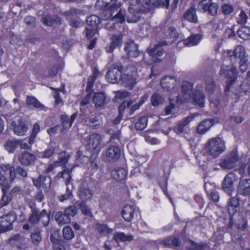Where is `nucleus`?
Segmentation results:
<instances>
[{
    "label": "nucleus",
    "instance_id": "nucleus-26",
    "mask_svg": "<svg viewBox=\"0 0 250 250\" xmlns=\"http://www.w3.org/2000/svg\"><path fill=\"white\" fill-rule=\"evenodd\" d=\"M122 41V36L119 35H114L111 38V42L110 44L105 47L107 52L111 53L114 49L119 46Z\"/></svg>",
    "mask_w": 250,
    "mask_h": 250
},
{
    "label": "nucleus",
    "instance_id": "nucleus-28",
    "mask_svg": "<svg viewBox=\"0 0 250 250\" xmlns=\"http://www.w3.org/2000/svg\"><path fill=\"white\" fill-rule=\"evenodd\" d=\"M184 245L187 250H205L208 248V245L205 243L196 244L191 241H186Z\"/></svg>",
    "mask_w": 250,
    "mask_h": 250
},
{
    "label": "nucleus",
    "instance_id": "nucleus-54",
    "mask_svg": "<svg viewBox=\"0 0 250 250\" xmlns=\"http://www.w3.org/2000/svg\"><path fill=\"white\" fill-rule=\"evenodd\" d=\"M55 150L53 147L48 148L44 151L40 152V156L42 158H49L54 154Z\"/></svg>",
    "mask_w": 250,
    "mask_h": 250
},
{
    "label": "nucleus",
    "instance_id": "nucleus-58",
    "mask_svg": "<svg viewBox=\"0 0 250 250\" xmlns=\"http://www.w3.org/2000/svg\"><path fill=\"white\" fill-rule=\"evenodd\" d=\"M222 11L225 15H228L231 13L233 10V8L230 4H226L222 6Z\"/></svg>",
    "mask_w": 250,
    "mask_h": 250
},
{
    "label": "nucleus",
    "instance_id": "nucleus-16",
    "mask_svg": "<svg viewBox=\"0 0 250 250\" xmlns=\"http://www.w3.org/2000/svg\"><path fill=\"white\" fill-rule=\"evenodd\" d=\"M124 50L129 58H136L140 53L137 44L133 41L125 43Z\"/></svg>",
    "mask_w": 250,
    "mask_h": 250
},
{
    "label": "nucleus",
    "instance_id": "nucleus-23",
    "mask_svg": "<svg viewBox=\"0 0 250 250\" xmlns=\"http://www.w3.org/2000/svg\"><path fill=\"white\" fill-rule=\"evenodd\" d=\"M18 159L22 165L27 166L33 162L36 158L33 154L23 151L19 155Z\"/></svg>",
    "mask_w": 250,
    "mask_h": 250
},
{
    "label": "nucleus",
    "instance_id": "nucleus-20",
    "mask_svg": "<svg viewBox=\"0 0 250 250\" xmlns=\"http://www.w3.org/2000/svg\"><path fill=\"white\" fill-rule=\"evenodd\" d=\"M106 98L103 92L95 93L93 96L92 101L96 107H100L107 104Z\"/></svg>",
    "mask_w": 250,
    "mask_h": 250
},
{
    "label": "nucleus",
    "instance_id": "nucleus-36",
    "mask_svg": "<svg viewBox=\"0 0 250 250\" xmlns=\"http://www.w3.org/2000/svg\"><path fill=\"white\" fill-rule=\"evenodd\" d=\"M184 17L190 22L196 23L198 21V18L196 14V12L193 8H190L187 10L185 13Z\"/></svg>",
    "mask_w": 250,
    "mask_h": 250
},
{
    "label": "nucleus",
    "instance_id": "nucleus-22",
    "mask_svg": "<svg viewBox=\"0 0 250 250\" xmlns=\"http://www.w3.org/2000/svg\"><path fill=\"white\" fill-rule=\"evenodd\" d=\"M134 212L135 209L133 206L127 205L123 207L122 210V215L126 221L130 222L133 218Z\"/></svg>",
    "mask_w": 250,
    "mask_h": 250
},
{
    "label": "nucleus",
    "instance_id": "nucleus-10",
    "mask_svg": "<svg viewBox=\"0 0 250 250\" xmlns=\"http://www.w3.org/2000/svg\"><path fill=\"white\" fill-rule=\"evenodd\" d=\"M16 217L14 212L0 217V228L3 231L12 229V223L16 220Z\"/></svg>",
    "mask_w": 250,
    "mask_h": 250
},
{
    "label": "nucleus",
    "instance_id": "nucleus-50",
    "mask_svg": "<svg viewBox=\"0 0 250 250\" xmlns=\"http://www.w3.org/2000/svg\"><path fill=\"white\" fill-rule=\"evenodd\" d=\"M40 220L39 214L38 211L36 209H34L32 211V213L30 215L28 219L29 222L32 224H36Z\"/></svg>",
    "mask_w": 250,
    "mask_h": 250
},
{
    "label": "nucleus",
    "instance_id": "nucleus-63",
    "mask_svg": "<svg viewBox=\"0 0 250 250\" xmlns=\"http://www.w3.org/2000/svg\"><path fill=\"white\" fill-rule=\"evenodd\" d=\"M130 95L129 92L125 91H119L117 92L116 96L119 98H125Z\"/></svg>",
    "mask_w": 250,
    "mask_h": 250
},
{
    "label": "nucleus",
    "instance_id": "nucleus-44",
    "mask_svg": "<svg viewBox=\"0 0 250 250\" xmlns=\"http://www.w3.org/2000/svg\"><path fill=\"white\" fill-rule=\"evenodd\" d=\"M1 190L3 193L2 196L1 197L0 204L2 206H4L8 204L10 201H11V195L10 194H8L7 193V190L8 189H4L3 188H1Z\"/></svg>",
    "mask_w": 250,
    "mask_h": 250
},
{
    "label": "nucleus",
    "instance_id": "nucleus-3",
    "mask_svg": "<svg viewBox=\"0 0 250 250\" xmlns=\"http://www.w3.org/2000/svg\"><path fill=\"white\" fill-rule=\"evenodd\" d=\"M226 149L225 142L220 137L209 139L205 145L204 150L207 155L216 158Z\"/></svg>",
    "mask_w": 250,
    "mask_h": 250
},
{
    "label": "nucleus",
    "instance_id": "nucleus-35",
    "mask_svg": "<svg viewBox=\"0 0 250 250\" xmlns=\"http://www.w3.org/2000/svg\"><path fill=\"white\" fill-rule=\"evenodd\" d=\"M201 36L199 34L191 35L184 41V44L187 46L197 45L201 40Z\"/></svg>",
    "mask_w": 250,
    "mask_h": 250
},
{
    "label": "nucleus",
    "instance_id": "nucleus-42",
    "mask_svg": "<svg viewBox=\"0 0 250 250\" xmlns=\"http://www.w3.org/2000/svg\"><path fill=\"white\" fill-rule=\"evenodd\" d=\"M215 85L211 77H207L205 79V88L208 92H212L215 89Z\"/></svg>",
    "mask_w": 250,
    "mask_h": 250
},
{
    "label": "nucleus",
    "instance_id": "nucleus-38",
    "mask_svg": "<svg viewBox=\"0 0 250 250\" xmlns=\"http://www.w3.org/2000/svg\"><path fill=\"white\" fill-rule=\"evenodd\" d=\"M18 146V140H9L4 144L5 149L10 153H13Z\"/></svg>",
    "mask_w": 250,
    "mask_h": 250
},
{
    "label": "nucleus",
    "instance_id": "nucleus-5",
    "mask_svg": "<svg viewBox=\"0 0 250 250\" xmlns=\"http://www.w3.org/2000/svg\"><path fill=\"white\" fill-rule=\"evenodd\" d=\"M123 66L121 64H114L108 69L105 77L107 81L112 83L118 82L122 79Z\"/></svg>",
    "mask_w": 250,
    "mask_h": 250
},
{
    "label": "nucleus",
    "instance_id": "nucleus-55",
    "mask_svg": "<svg viewBox=\"0 0 250 250\" xmlns=\"http://www.w3.org/2000/svg\"><path fill=\"white\" fill-rule=\"evenodd\" d=\"M72 196V189H70L69 187H67L66 188V193L64 194H62L59 197V200L61 202H63L64 201L69 199Z\"/></svg>",
    "mask_w": 250,
    "mask_h": 250
},
{
    "label": "nucleus",
    "instance_id": "nucleus-4",
    "mask_svg": "<svg viewBox=\"0 0 250 250\" xmlns=\"http://www.w3.org/2000/svg\"><path fill=\"white\" fill-rule=\"evenodd\" d=\"M76 160L77 163L84 164L88 162L89 158L88 157L83 155L82 152L79 150L76 154ZM78 165V164L75 165L70 170L64 166L63 170L58 173L56 178L58 179L62 178H64L65 177L64 175H66L65 184L66 186H68L71 178L70 174L73 168Z\"/></svg>",
    "mask_w": 250,
    "mask_h": 250
},
{
    "label": "nucleus",
    "instance_id": "nucleus-52",
    "mask_svg": "<svg viewBox=\"0 0 250 250\" xmlns=\"http://www.w3.org/2000/svg\"><path fill=\"white\" fill-rule=\"evenodd\" d=\"M63 236L67 240H70L74 237V233L71 228L65 227L62 230Z\"/></svg>",
    "mask_w": 250,
    "mask_h": 250
},
{
    "label": "nucleus",
    "instance_id": "nucleus-46",
    "mask_svg": "<svg viewBox=\"0 0 250 250\" xmlns=\"http://www.w3.org/2000/svg\"><path fill=\"white\" fill-rule=\"evenodd\" d=\"M40 220L42 221L44 226H47L50 221V216L45 209H42L39 214Z\"/></svg>",
    "mask_w": 250,
    "mask_h": 250
},
{
    "label": "nucleus",
    "instance_id": "nucleus-1",
    "mask_svg": "<svg viewBox=\"0 0 250 250\" xmlns=\"http://www.w3.org/2000/svg\"><path fill=\"white\" fill-rule=\"evenodd\" d=\"M205 96L202 91L197 90L193 92V85L188 82H183L182 85V92L177 96L176 102L181 104L185 102L192 103L203 107L204 105Z\"/></svg>",
    "mask_w": 250,
    "mask_h": 250
},
{
    "label": "nucleus",
    "instance_id": "nucleus-2",
    "mask_svg": "<svg viewBox=\"0 0 250 250\" xmlns=\"http://www.w3.org/2000/svg\"><path fill=\"white\" fill-rule=\"evenodd\" d=\"M142 66L140 63H132L127 65L122 80L126 86L132 88L137 81L141 79Z\"/></svg>",
    "mask_w": 250,
    "mask_h": 250
},
{
    "label": "nucleus",
    "instance_id": "nucleus-14",
    "mask_svg": "<svg viewBox=\"0 0 250 250\" xmlns=\"http://www.w3.org/2000/svg\"><path fill=\"white\" fill-rule=\"evenodd\" d=\"M164 50L161 45L157 44L154 46L152 48L148 51V54L151 57V61L149 62L150 64L156 63L159 61V57L163 55Z\"/></svg>",
    "mask_w": 250,
    "mask_h": 250
},
{
    "label": "nucleus",
    "instance_id": "nucleus-43",
    "mask_svg": "<svg viewBox=\"0 0 250 250\" xmlns=\"http://www.w3.org/2000/svg\"><path fill=\"white\" fill-rule=\"evenodd\" d=\"M147 122V118L146 116H142L135 124V127L137 130H143L146 126Z\"/></svg>",
    "mask_w": 250,
    "mask_h": 250
},
{
    "label": "nucleus",
    "instance_id": "nucleus-29",
    "mask_svg": "<svg viewBox=\"0 0 250 250\" xmlns=\"http://www.w3.org/2000/svg\"><path fill=\"white\" fill-rule=\"evenodd\" d=\"M212 125V121L209 119L204 120L198 125L197 131L199 134H203L207 132Z\"/></svg>",
    "mask_w": 250,
    "mask_h": 250
},
{
    "label": "nucleus",
    "instance_id": "nucleus-27",
    "mask_svg": "<svg viewBox=\"0 0 250 250\" xmlns=\"http://www.w3.org/2000/svg\"><path fill=\"white\" fill-rule=\"evenodd\" d=\"M78 196L83 201H86L91 200L93 193L89 188L81 186L79 189Z\"/></svg>",
    "mask_w": 250,
    "mask_h": 250
},
{
    "label": "nucleus",
    "instance_id": "nucleus-37",
    "mask_svg": "<svg viewBox=\"0 0 250 250\" xmlns=\"http://www.w3.org/2000/svg\"><path fill=\"white\" fill-rule=\"evenodd\" d=\"M113 238L116 241H130L133 239L132 235H125L123 232H115L113 235Z\"/></svg>",
    "mask_w": 250,
    "mask_h": 250
},
{
    "label": "nucleus",
    "instance_id": "nucleus-25",
    "mask_svg": "<svg viewBox=\"0 0 250 250\" xmlns=\"http://www.w3.org/2000/svg\"><path fill=\"white\" fill-rule=\"evenodd\" d=\"M43 23L49 26H57L61 24V21L60 19L56 16H51L50 15H45L42 18Z\"/></svg>",
    "mask_w": 250,
    "mask_h": 250
},
{
    "label": "nucleus",
    "instance_id": "nucleus-30",
    "mask_svg": "<svg viewBox=\"0 0 250 250\" xmlns=\"http://www.w3.org/2000/svg\"><path fill=\"white\" fill-rule=\"evenodd\" d=\"M26 102L28 106H33L40 110H46V107L34 97L27 96Z\"/></svg>",
    "mask_w": 250,
    "mask_h": 250
},
{
    "label": "nucleus",
    "instance_id": "nucleus-21",
    "mask_svg": "<svg viewBox=\"0 0 250 250\" xmlns=\"http://www.w3.org/2000/svg\"><path fill=\"white\" fill-rule=\"evenodd\" d=\"M132 101H129L127 102L125 101L122 104L119 106V110L120 112V114L119 116L113 121V124L117 125L119 124L122 118V115H121V110H124L125 108L127 107H131V109L132 110H136L139 108V107L141 105V104H140L139 105L136 104L134 105L133 106L132 105V104H133Z\"/></svg>",
    "mask_w": 250,
    "mask_h": 250
},
{
    "label": "nucleus",
    "instance_id": "nucleus-8",
    "mask_svg": "<svg viewBox=\"0 0 250 250\" xmlns=\"http://www.w3.org/2000/svg\"><path fill=\"white\" fill-rule=\"evenodd\" d=\"M101 142V137L99 134H92L89 136L87 139L86 148L89 151H94L95 153H97L100 151Z\"/></svg>",
    "mask_w": 250,
    "mask_h": 250
},
{
    "label": "nucleus",
    "instance_id": "nucleus-33",
    "mask_svg": "<svg viewBox=\"0 0 250 250\" xmlns=\"http://www.w3.org/2000/svg\"><path fill=\"white\" fill-rule=\"evenodd\" d=\"M55 220L60 225H64L70 222V218L68 216L62 211H58L55 215Z\"/></svg>",
    "mask_w": 250,
    "mask_h": 250
},
{
    "label": "nucleus",
    "instance_id": "nucleus-40",
    "mask_svg": "<svg viewBox=\"0 0 250 250\" xmlns=\"http://www.w3.org/2000/svg\"><path fill=\"white\" fill-rule=\"evenodd\" d=\"M86 22L90 27H96L100 22V18L95 15H91L86 19Z\"/></svg>",
    "mask_w": 250,
    "mask_h": 250
},
{
    "label": "nucleus",
    "instance_id": "nucleus-62",
    "mask_svg": "<svg viewBox=\"0 0 250 250\" xmlns=\"http://www.w3.org/2000/svg\"><path fill=\"white\" fill-rule=\"evenodd\" d=\"M59 236L58 233L54 232L51 234L50 237V241L55 245L59 243Z\"/></svg>",
    "mask_w": 250,
    "mask_h": 250
},
{
    "label": "nucleus",
    "instance_id": "nucleus-9",
    "mask_svg": "<svg viewBox=\"0 0 250 250\" xmlns=\"http://www.w3.org/2000/svg\"><path fill=\"white\" fill-rule=\"evenodd\" d=\"M198 8L200 10L214 16L217 13L218 6L212 0H202L199 2Z\"/></svg>",
    "mask_w": 250,
    "mask_h": 250
},
{
    "label": "nucleus",
    "instance_id": "nucleus-47",
    "mask_svg": "<svg viewBox=\"0 0 250 250\" xmlns=\"http://www.w3.org/2000/svg\"><path fill=\"white\" fill-rule=\"evenodd\" d=\"M164 101V98L157 93L153 94L151 97V104L153 106H158L162 104Z\"/></svg>",
    "mask_w": 250,
    "mask_h": 250
},
{
    "label": "nucleus",
    "instance_id": "nucleus-17",
    "mask_svg": "<svg viewBox=\"0 0 250 250\" xmlns=\"http://www.w3.org/2000/svg\"><path fill=\"white\" fill-rule=\"evenodd\" d=\"M160 84L163 89L170 91V90L176 88L177 82L174 77L166 76L162 79Z\"/></svg>",
    "mask_w": 250,
    "mask_h": 250
},
{
    "label": "nucleus",
    "instance_id": "nucleus-18",
    "mask_svg": "<svg viewBox=\"0 0 250 250\" xmlns=\"http://www.w3.org/2000/svg\"><path fill=\"white\" fill-rule=\"evenodd\" d=\"M127 172L123 167H116L112 169L110 173L111 178L116 181H122L126 178Z\"/></svg>",
    "mask_w": 250,
    "mask_h": 250
},
{
    "label": "nucleus",
    "instance_id": "nucleus-11",
    "mask_svg": "<svg viewBox=\"0 0 250 250\" xmlns=\"http://www.w3.org/2000/svg\"><path fill=\"white\" fill-rule=\"evenodd\" d=\"M121 156L120 149L116 146H111L105 151V160L108 162L117 161Z\"/></svg>",
    "mask_w": 250,
    "mask_h": 250
},
{
    "label": "nucleus",
    "instance_id": "nucleus-59",
    "mask_svg": "<svg viewBox=\"0 0 250 250\" xmlns=\"http://www.w3.org/2000/svg\"><path fill=\"white\" fill-rule=\"evenodd\" d=\"M239 68L242 72H246L248 68V59L247 58L240 60Z\"/></svg>",
    "mask_w": 250,
    "mask_h": 250
},
{
    "label": "nucleus",
    "instance_id": "nucleus-53",
    "mask_svg": "<svg viewBox=\"0 0 250 250\" xmlns=\"http://www.w3.org/2000/svg\"><path fill=\"white\" fill-rule=\"evenodd\" d=\"M79 208L82 212L85 215L91 216L92 214L90 211L89 208L85 204L84 202H82L79 205Z\"/></svg>",
    "mask_w": 250,
    "mask_h": 250
},
{
    "label": "nucleus",
    "instance_id": "nucleus-64",
    "mask_svg": "<svg viewBox=\"0 0 250 250\" xmlns=\"http://www.w3.org/2000/svg\"><path fill=\"white\" fill-rule=\"evenodd\" d=\"M230 120L232 122H235L238 124L242 123L244 120L243 118L241 116L237 115L231 116Z\"/></svg>",
    "mask_w": 250,
    "mask_h": 250
},
{
    "label": "nucleus",
    "instance_id": "nucleus-19",
    "mask_svg": "<svg viewBox=\"0 0 250 250\" xmlns=\"http://www.w3.org/2000/svg\"><path fill=\"white\" fill-rule=\"evenodd\" d=\"M12 125L14 127V131L16 134L19 136L24 135L28 130L27 126L25 125L24 122L20 119H19L17 122H12Z\"/></svg>",
    "mask_w": 250,
    "mask_h": 250
},
{
    "label": "nucleus",
    "instance_id": "nucleus-13",
    "mask_svg": "<svg viewBox=\"0 0 250 250\" xmlns=\"http://www.w3.org/2000/svg\"><path fill=\"white\" fill-rule=\"evenodd\" d=\"M235 180V175L232 173L228 174L224 178L222 184V189L230 195L234 189V181Z\"/></svg>",
    "mask_w": 250,
    "mask_h": 250
},
{
    "label": "nucleus",
    "instance_id": "nucleus-56",
    "mask_svg": "<svg viewBox=\"0 0 250 250\" xmlns=\"http://www.w3.org/2000/svg\"><path fill=\"white\" fill-rule=\"evenodd\" d=\"M125 18V15L120 10L117 14L112 18L111 20L113 21H116L117 22L122 23L124 22Z\"/></svg>",
    "mask_w": 250,
    "mask_h": 250
},
{
    "label": "nucleus",
    "instance_id": "nucleus-12",
    "mask_svg": "<svg viewBox=\"0 0 250 250\" xmlns=\"http://www.w3.org/2000/svg\"><path fill=\"white\" fill-rule=\"evenodd\" d=\"M69 158V155L65 152L63 151L60 153L58 160L54 162L47 167L46 169V172H51L55 167L62 165L64 166L67 163Z\"/></svg>",
    "mask_w": 250,
    "mask_h": 250
},
{
    "label": "nucleus",
    "instance_id": "nucleus-51",
    "mask_svg": "<svg viewBox=\"0 0 250 250\" xmlns=\"http://www.w3.org/2000/svg\"><path fill=\"white\" fill-rule=\"evenodd\" d=\"M31 238L33 243L36 245H38L42 240L40 232L38 230H34L31 235Z\"/></svg>",
    "mask_w": 250,
    "mask_h": 250
},
{
    "label": "nucleus",
    "instance_id": "nucleus-31",
    "mask_svg": "<svg viewBox=\"0 0 250 250\" xmlns=\"http://www.w3.org/2000/svg\"><path fill=\"white\" fill-rule=\"evenodd\" d=\"M84 124L88 126L94 127L102 124V118L100 116L86 117L83 119Z\"/></svg>",
    "mask_w": 250,
    "mask_h": 250
},
{
    "label": "nucleus",
    "instance_id": "nucleus-60",
    "mask_svg": "<svg viewBox=\"0 0 250 250\" xmlns=\"http://www.w3.org/2000/svg\"><path fill=\"white\" fill-rule=\"evenodd\" d=\"M64 213L70 218V216H73L75 215L76 208L74 206H70L65 209Z\"/></svg>",
    "mask_w": 250,
    "mask_h": 250
},
{
    "label": "nucleus",
    "instance_id": "nucleus-24",
    "mask_svg": "<svg viewBox=\"0 0 250 250\" xmlns=\"http://www.w3.org/2000/svg\"><path fill=\"white\" fill-rule=\"evenodd\" d=\"M77 116V113L73 114L70 118L66 115H62L61 116L62 124V126L63 131H65L70 128Z\"/></svg>",
    "mask_w": 250,
    "mask_h": 250
},
{
    "label": "nucleus",
    "instance_id": "nucleus-32",
    "mask_svg": "<svg viewBox=\"0 0 250 250\" xmlns=\"http://www.w3.org/2000/svg\"><path fill=\"white\" fill-rule=\"evenodd\" d=\"M197 115L196 114H192L181 120L179 122L177 127V130L179 133L183 132L185 130V127H186Z\"/></svg>",
    "mask_w": 250,
    "mask_h": 250
},
{
    "label": "nucleus",
    "instance_id": "nucleus-34",
    "mask_svg": "<svg viewBox=\"0 0 250 250\" xmlns=\"http://www.w3.org/2000/svg\"><path fill=\"white\" fill-rule=\"evenodd\" d=\"M250 188V179H245L240 181L238 188V193L241 194H246Z\"/></svg>",
    "mask_w": 250,
    "mask_h": 250
},
{
    "label": "nucleus",
    "instance_id": "nucleus-39",
    "mask_svg": "<svg viewBox=\"0 0 250 250\" xmlns=\"http://www.w3.org/2000/svg\"><path fill=\"white\" fill-rule=\"evenodd\" d=\"M239 205V201L237 199L232 198L230 199L228 204V211L230 214H233L235 213Z\"/></svg>",
    "mask_w": 250,
    "mask_h": 250
},
{
    "label": "nucleus",
    "instance_id": "nucleus-57",
    "mask_svg": "<svg viewBox=\"0 0 250 250\" xmlns=\"http://www.w3.org/2000/svg\"><path fill=\"white\" fill-rule=\"evenodd\" d=\"M97 28L96 27H87L85 29V35L88 39L92 38L97 33Z\"/></svg>",
    "mask_w": 250,
    "mask_h": 250
},
{
    "label": "nucleus",
    "instance_id": "nucleus-15",
    "mask_svg": "<svg viewBox=\"0 0 250 250\" xmlns=\"http://www.w3.org/2000/svg\"><path fill=\"white\" fill-rule=\"evenodd\" d=\"M227 56L230 57L231 59L232 58L238 59L240 60L247 58L246 56V52L245 48L241 45H238L236 46L234 50L232 51L228 50L225 51Z\"/></svg>",
    "mask_w": 250,
    "mask_h": 250
},
{
    "label": "nucleus",
    "instance_id": "nucleus-7",
    "mask_svg": "<svg viewBox=\"0 0 250 250\" xmlns=\"http://www.w3.org/2000/svg\"><path fill=\"white\" fill-rule=\"evenodd\" d=\"M221 75L228 78L229 82L227 83V86L229 87L234 83L236 79L237 69L233 64L223 66L220 71Z\"/></svg>",
    "mask_w": 250,
    "mask_h": 250
},
{
    "label": "nucleus",
    "instance_id": "nucleus-48",
    "mask_svg": "<svg viewBox=\"0 0 250 250\" xmlns=\"http://www.w3.org/2000/svg\"><path fill=\"white\" fill-rule=\"evenodd\" d=\"M180 243L179 240L177 238L170 237L164 241L165 245L169 247H178Z\"/></svg>",
    "mask_w": 250,
    "mask_h": 250
},
{
    "label": "nucleus",
    "instance_id": "nucleus-61",
    "mask_svg": "<svg viewBox=\"0 0 250 250\" xmlns=\"http://www.w3.org/2000/svg\"><path fill=\"white\" fill-rule=\"evenodd\" d=\"M247 19L248 17L246 14L242 10L239 14L238 22L241 24H244L246 22Z\"/></svg>",
    "mask_w": 250,
    "mask_h": 250
},
{
    "label": "nucleus",
    "instance_id": "nucleus-41",
    "mask_svg": "<svg viewBox=\"0 0 250 250\" xmlns=\"http://www.w3.org/2000/svg\"><path fill=\"white\" fill-rule=\"evenodd\" d=\"M96 229L99 233L104 235H106L112 232V229L108 228L105 224H98L96 225Z\"/></svg>",
    "mask_w": 250,
    "mask_h": 250
},
{
    "label": "nucleus",
    "instance_id": "nucleus-6",
    "mask_svg": "<svg viewBox=\"0 0 250 250\" xmlns=\"http://www.w3.org/2000/svg\"><path fill=\"white\" fill-rule=\"evenodd\" d=\"M238 161L237 151L236 149H233L221 159L220 166L223 169H230L235 167L236 163Z\"/></svg>",
    "mask_w": 250,
    "mask_h": 250
},
{
    "label": "nucleus",
    "instance_id": "nucleus-45",
    "mask_svg": "<svg viewBox=\"0 0 250 250\" xmlns=\"http://www.w3.org/2000/svg\"><path fill=\"white\" fill-rule=\"evenodd\" d=\"M40 130V126L38 123H35L32 128V133L29 138L28 143L30 145H32L34 143V140L37 136V134Z\"/></svg>",
    "mask_w": 250,
    "mask_h": 250
},
{
    "label": "nucleus",
    "instance_id": "nucleus-49",
    "mask_svg": "<svg viewBox=\"0 0 250 250\" xmlns=\"http://www.w3.org/2000/svg\"><path fill=\"white\" fill-rule=\"evenodd\" d=\"M51 183V179L48 177H42L41 187L46 191L50 188Z\"/></svg>",
    "mask_w": 250,
    "mask_h": 250
}]
</instances>
